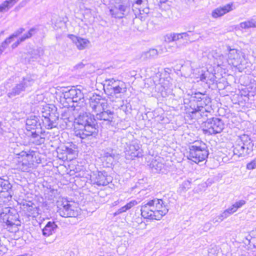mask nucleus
I'll use <instances>...</instances> for the list:
<instances>
[{"mask_svg": "<svg viewBox=\"0 0 256 256\" xmlns=\"http://www.w3.org/2000/svg\"><path fill=\"white\" fill-rule=\"evenodd\" d=\"M74 134L82 140H91L98 135L96 119L94 114L85 112L80 114L74 121Z\"/></svg>", "mask_w": 256, "mask_h": 256, "instance_id": "obj_1", "label": "nucleus"}, {"mask_svg": "<svg viewBox=\"0 0 256 256\" xmlns=\"http://www.w3.org/2000/svg\"><path fill=\"white\" fill-rule=\"evenodd\" d=\"M140 211L144 218L159 220L168 212V208L162 199L154 198L144 201Z\"/></svg>", "mask_w": 256, "mask_h": 256, "instance_id": "obj_2", "label": "nucleus"}, {"mask_svg": "<svg viewBox=\"0 0 256 256\" xmlns=\"http://www.w3.org/2000/svg\"><path fill=\"white\" fill-rule=\"evenodd\" d=\"M210 102V98L204 94H192L190 98V112L196 118L207 117L211 110Z\"/></svg>", "mask_w": 256, "mask_h": 256, "instance_id": "obj_3", "label": "nucleus"}, {"mask_svg": "<svg viewBox=\"0 0 256 256\" xmlns=\"http://www.w3.org/2000/svg\"><path fill=\"white\" fill-rule=\"evenodd\" d=\"M36 154L32 150L22 151L13 158L10 163V167L20 172H30L34 166Z\"/></svg>", "mask_w": 256, "mask_h": 256, "instance_id": "obj_4", "label": "nucleus"}, {"mask_svg": "<svg viewBox=\"0 0 256 256\" xmlns=\"http://www.w3.org/2000/svg\"><path fill=\"white\" fill-rule=\"evenodd\" d=\"M228 56V64L236 68L240 72H242L248 66V60L245 54L240 50L232 48L226 46V50Z\"/></svg>", "mask_w": 256, "mask_h": 256, "instance_id": "obj_5", "label": "nucleus"}, {"mask_svg": "<svg viewBox=\"0 0 256 256\" xmlns=\"http://www.w3.org/2000/svg\"><path fill=\"white\" fill-rule=\"evenodd\" d=\"M42 124L47 129H52L57 126L59 114L56 108L53 104H45L40 106Z\"/></svg>", "mask_w": 256, "mask_h": 256, "instance_id": "obj_6", "label": "nucleus"}, {"mask_svg": "<svg viewBox=\"0 0 256 256\" xmlns=\"http://www.w3.org/2000/svg\"><path fill=\"white\" fill-rule=\"evenodd\" d=\"M208 151L206 144L202 142H194L189 146L188 158L195 163L198 164L206 159Z\"/></svg>", "mask_w": 256, "mask_h": 256, "instance_id": "obj_7", "label": "nucleus"}, {"mask_svg": "<svg viewBox=\"0 0 256 256\" xmlns=\"http://www.w3.org/2000/svg\"><path fill=\"white\" fill-rule=\"evenodd\" d=\"M254 146L252 141L248 135L240 136L233 146L234 154L238 157L246 156L252 152Z\"/></svg>", "mask_w": 256, "mask_h": 256, "instance_id": "obj_8", "label": "nucleus"}, {"mask_svg": "<svg viewBox=\"0 0 256 256\" xmlns=\"http://www.w3.org/2000/svg\"><path fill=\"white\" fill-rule=\"evenodd\" d=\"M62 95L61 97L63 96L68 102L74 103L72 106L74 108V110H78V108H76V107H81L84 105L82 94L78 89L66 88L64 90H62Z\"/></svg>", "mask_w": 256, "mask_h": 256, "instance_id": "obj_9", "label": "nucleus"}, {"mask_svg": "<svg viewBox=\"0 0 256 256\" xmlns=\"http://www.w3.org/2000/svg\"><path fill=\"white\" fill-rule=\"evenodd\" d=\"M57 208V212L62 217H76L79 214V208L66 199L58 201Z\"/></svg>", "mask_w": 256, "mask_h": 256, "instance_id": "obj_10", "label": "nucleus"}, {"mask_svg": "<svg viewBox=\"0 0 256 256\" xmlns=\"http://www.w3.org/2000/svg\"><path fill=\"white\" fill-rule=\"evenodd\" d=\"M224 128V124L222 120L217 118H208L204 122L203 130L204 134H216L220 133Z\"/></svg>", "mask_w": 256, "mask_h": 256, "instance_id": "obj_11", "label": "nucleus"}, {"mask_svg": "<svg viewBox=\"0 0 256 256\" xmlns=\"http://www.w3.org/2000/svg\"><path fill=\"white\" fill-rule=\"evenodd\" d=\"M130 10L128 0H120L116 2L114 6L110 10V12L112 17L122 18L129 12Z\"/></svg>", "mask_w": 256, "mask_h": 256, "instance_id": "obj_12", "label": "nucleus"}, {"mask_svg": "<svg viewBox=\"0 0 256 256\" xmlns=\"http://www.w3.org/2000/svg\"><path fill=\"white\" fill-rule=\"evenodd\" d=\"M34 78L30 76H27L24 78L22 80L17 84L11 90L8 92V96L10 98H12L16 96L19 95L22 92L25 91L27 88L32 86L34 84Z\"/></svg>", "mask_w": 256, "mask_h": 256, "instance_id": "obj_13", "label": "nucleus"}, {"mask_svg": "<svg viewBox=\"0 0 256 256\" xmlns=\"http://www.w3.org/2000/svg\"><path fill=\"white\" fill-rule=\"evenodd\" d=\"M108 106L107 100L100 95H93L89 100V108L95 114L102 110H106Z\"/></svg>", "mask_w": 256, "mask_h": 256, "instance_id": "obj_14", "label": "nucleus"}, {"mask_svg": "<svg viewBox=\"0 0 256 256\" xmlns=\"http://www.w3.org/2000/svg\"><path fill=\"white\" fill-rule=\"evenodd\" d=\"M125 155L127 159L133 160L136 157L142 156V150L137 140H132L130 143L126 144L125 147Z\"/></svg>", "mask_w": 256, "mask_h": 256, "instance_id": "obj_15", "label": "nucleus"}, {"mask_svg": "<svg viewBox=\"0 0 256 256\" xmlns=\"http://www.w3.org/2000/svg\"><path fill=\"white\" fill-rule=\"evenodd\" d=\"M112 178L108 176L106 172H98L96 174H94L92 178V180L94 184H96L98 186H104L111 182Z\"/></svg>", "mask_w": 256, "mask_h": 256, "instance_id": "obj_16", "label": "nucleus"}, {"mask_svg": "<svg viewBox=\"0 0 256 256\" xmlns=\"http://www.w3.org/2000/svg\"><path fill=\"white\" fill-rule=\"evenodd\" d=\"M114 112L108 110H102L95 114L94 118L96 120H100L102 124H110L113 121Z\"/></svg>", "mask_w": 256, "mask_h": 256, "instance_id": "obj_17", "label": "nucleus"}, {"mask_svg": "<svg viewBox=\"0 0 256 256\" xmlns=\"http://www.w3.org/2000/svg\"><path fill=\"white\" fill-rule=\"evenodd\" d=\"M14 212L8 210V212H2L0 214V216L4 222H6L8 226H18L20 224V220H18V214L13 210Z\"/></svg>", "mask_w": 256, "mask_h": 256, "instance_id": "obj_18", "label": "nucleus"}, {"mask_svg": "<svg viewBox=\"0 0 256 256\" xmlns=\"http://www.w3.org/2000/svg\"><path fill=\"white\" fill-rule=\"evenodd\" d=\"M40 127V124L38 117L31 116L26 120V128L28 131H36V130Z\"/></svg>", "mask_w": 256, "mask_h": 256, "instance_id": "obj_19", "label": "nucleus"}, {"mask_svg": "<svg viewBox=\"0 0 256 256\" xmlns=\"http://www.w3.org/2000/svg\"><path fill=\"white\" fill-rule=\"evenodd\" d=\"M233 4L232 3L227 4L224 6L219 7L214 9L212 12V16L214 18H218L224 14L232 10Z\"/></svg>", "mask_w": 256, "mask_h": 256, "instance_id": "obj_20", "label": "nucleus"}, {"mask_svg": "<svg viewBox=\"0 0 256 256\" xmlns=\"http://www.w3.org/2000/svg\"><path fill=\"white\" fill-rule=\"evenodd\" d=\"M68 36L80 50L86 48L90 42L88 39L78 37L73 34H69Z\"/></svg>", "mask_w": 256, "mask_h": 256, "instance_id": "obj_21", "label": "nucleus"}, {"mask_svg": "<svg viewBox=\"0 0 256 256\" xmlns=\"http://www.w3.org/2000/svg\"><path fill=\"white\" fill-rule=\"evenodd\" d=\"M58 228V226L54 222L49 221L42 230V235L46 237L50 236L54 234Z\"/></svg>", "mask_w": 256, "mask_h": 256, "instance_id": "obj_22", "label": "nucleus"}, {"mask_svg": "<svg viewBox=\"0 0 256 256\" xmlns=\"http://www.w3.org/2000/svg\"><path fill=\"white\" fill-rule=\"evenodd\" d=\"M36 32V30L34 28H31L28 32L22 35L21 37H20L16 42H14L12 45V49L16 48L20 42L24 41L26 40L31 38L33 35H34Z\"/></svg>", "mask_w": 256, "mask_h": 256, "instance_id": "obj_23", "label": "nucleus"}, {"mask_svg": "<svg viewBox=\"0 0 256 256\" xmlns=\"http://www.w3.org/2000/svg\"><path fill=\"white\" fill-rule=\"evenodd\" d=\"M155 90L160 93L162 97H166L171 92V89L164 86L162 84H156L155 86Z\"/></svg>", "mask_w": 256, "mask_h": 256, "instance_id": "obj_24", "label": "nucleus"}, {"mask_svg": "<svg viewBox=\"0 0 256 256\" xmlns=\"http://www.w3.org/2000/svg\"><path fill=\"white\" fill-rule=\"evenodd\" d=\"M18 0H6L0 4V12L8 11Z\"/></svg>", "mask_w": 256, "mask_h": 256, "instance_id": "obj_25", "label": "nucleus"}, {"mask_svg": "<svg viewBox=\"0 0 256 256\" xmlns=\"http://www.w3.org/2000/svg\"><path fill=\"white\" fill-rule=\"evenodd\" d=\"M30 136L32 138V142L36 144H40L44 142L45 138L41 135H40L38 132L36 131L32 132Z\"/></svg>", "mask_w": 256, "mask_h": 256, "instance_id": "obj_26", "label": "nucleus"}, {"mask_svg": "<svg viewBox=\"0 0 256 256\" xmlns=\"http://www.w3.org/2000/svg\"><path fill=\"white\" fill-rule=\"evenodd\" d=\"M240 26L241 28L244 29L256 28V17H253L249 20L240 22Z\"/></svg>", "mask_w": 256, "mask_h": 256, "instance_id": "obj_27", "label": "nucleus"}, {"mask_svg": "<svg viewBox=\"0 0 256 256\" xmlns=\"http://www.w3.org/2000/svg\"><path fill=\"white\" fill-rule=\"evenodd\" d=\"M126 92V88L124 85L118 84L117 88L112 90L111 94L116 96V98H121V94Z\"/></svg>", "mask_w": 256, "mask_h": 256, "instance_id": "obj_28", "label": "nucleus"}, {"mask_svg": "<svg viewBox=\"0 0 256 256\" xmlns=\"http://www.w3.org/2000/svg\"><path fill=\"white\" fill-rule=\"evenodd\" d=\"M216 63L218 66H226L227 64H228V56L221 54L216 58Z\"/></svg>", "mask_w": 256, "mask_h": 256, "instance_id": "obj_29", "label": "nucleus"}, {"mask_svg": "<svg viewBox=\"0 0 256 256\" xmlns=\"http://www.w3.org/2000/svg\"><path fill=\"white\" fill-rule=\"evenodd\" d=\"M150 166L152 170H156V172H160L164 167L162 162H158L156 160H152L150 164Z\"/></svg>", "mask_w": 256, "mask_h": 256, "instance_id": "obj_30", "label": "nucleus"}, {"mask_svg": "<svg viewBox=\"0 0 256 256\" xmlns=\"http://www.w3.org/2000/svg\"><path fill=\"white\" fill-rule=\"evenodd\" d=\"M246 204V201L242 200H240L238 202H236L234 204H233L230 208L232 212L234 214V212H236L238 208H241L242 206H243Z\"/></svg>", "mask_w": 256, "mask_h": 256, "instance_id": "obj_31", "label": "nucleus"}, {"mask_svg": "<svg viewBox=\"0 0 256 256\" xmlns=\"http://www.w3.org/2000/svg\"><path fill=\"white\" fill-rule=\"evenodd\" d=\"M191 181L186 180L183 182L180 185L179 189L181 192H185L190 188Z\"/></svg>", "mask_w": 256, "mask_h": 256, "instance_id": "obj_32", "label": "nucleus"}, {"mask_svg": "<svg viewBox=\"0 0 256 256\" xmlns=\"http://www.w3.org/2000/svg\"><path fill=\"white\" fill-rule=\"evenodd\" d=\"M146 58H155L158 55V52L156 49H150L149 51L144 52Z\"/></svg>", "mask_w": 256, "mask_h": 256, "instance_id": "obj_33", "label": "nucleus"}, {"mask_svg": "<svg viewBox=\"0 0 256 256\" xmlns=\"http://www.w3.org/2000/svg\"><path fill=\"white\" fill-rule=\"evenodd\" d=\"M230 210V208H228L224 210L222 214L218 215L222 219V221L233 214Z\"/></svg>", "mask_w": 256, "mask_h": 256, "instance_id": "obj_34", "label": "nucleus"}, {"mask_svg": "<svg viewBox=\"0 0 256 256\" xmlns=\"http://www.w3.org/2000/svg\"><path fill=\"white\" fill-rule=\"evenodd\" d=\"M24 30V28H20L16 31H15L12 35H10L8 38L12 41L13 39L14 38H17L18 36L22 34Z\"/></svg>", "mask_w": 256, "mask_h": 256, "instance_id": "obj_35", "label": "nucleus"}, {"mask_svg": "<svg viewBox=\"0 0 256 256\" xmlns=\"http://www.w3.org/2000/svg\"><path fill=\"white\" fill-rule=\"evenodd\" d=\"M114 156V154L112 152H106L104 154V158H106V160L111 162H112Z\"/></svg>", "mask_w": 256, "mask_h": 256, "instance_id": "obj_36", "label": "nucleus"}, {"mask_svg": "<svg viewBox=\"0 0 256 256\" xmlns=\"http://www.w3.org/2000/svg\"><path fill=\"white\" fill-rule=\"evenodd\" d=\"M12 41L8 38H6L2 44L0 46V54L2 53L5 48L7 47L8 44H10Z\"/></svg>", "mask_w": 256, "mask_h": 256, "instance_id": "obj_37", "label": "nucleus"}, {"mask_svg": "<svg viewBox=\"0 0 256 256\" xmlns=\"http://www.w3.org/2000/svg\"><path fill=\"white\" fill-rule=\"evenodd\" d=\"M249 238H246V240L248 242V244L250 246L256 248V236L252 237L251 236H249Z\"/></svg>", "mask_w": 256, "mask_h": 256, "instance_id": "obj_38", "label": "nucleus"}, {"mask_svg": "<svg viewBox=\"0 0 256 256\" xmlns=\"http://www.w3.org/2000/svg\"><path fill=\"white\" fill-rule=\"evenodd\" d=\"M248 170H254L256 168V158L246 164Z\"/></svg>", "mask_w": 256, "mask_h": 256, "instance_id": "obj_39", "label": "nucleus"}, {"mask_svg": "<svg viewBox=\"0 0 256 256\" xmlns=\"http://www.w3.org/2000/svg\"><path fill=\"white\" fill-rule=\"evenodd\" d=\"M120 84L122 85H124V83L123 82L116 80L114 82H113L112 85L108 88L110 90H112L114 88H117L118 84Z\"/></svg>", "mask_w": 256, "mask_h": 256, "instance_id": "obj_40", "label": "nucleus"}, {"mask_svg": "<svg viewBox=\"0 0 256 256\" xmlns=\"http://www.w3.org/2000/svg\"><path fill=\"white\" fill-rule=\"evenodd\" d=\"M172 40L176 41L182 38L180 33H172Z\"/></svg>", "mask_w": 256, "mask_h": 256, "instance_id": "obj_41", "label": "nucleus"}, {"mask_svg": "<svg viewBox=\"0 0 256 256\" xmlns=\"http://www.w3.org/2000/svg\"><path fill=\"white\" fill-rule=\"evenodd\" d=\"M137 204V202L136 200H132L128 203L125 205L126 208L127 210L130 209L135 205Z\"/></svg>", "mask_w": 256, "mask_h": 256, "instance_id": "obj_42", "label": "nucleus"}, {"mask_svg": "<svg viewBox=\"0 0 256 256\" xmlns=\"http://www.w3.org/2000/svg\"><path fill=\"white\" fill-rule=\"evenodd\" d=\"M137 204V202L136 200H132L128 203L125 205L126 208L127 210L130 209L135 205Z\"/></svg>", "mask_w": 256, "mask_h": 256, "instance_id": "obj_43", "label": "nucleus"}, {"mask_svg": "<svg viewBox=\"0 0 256 256\" xmlns=\"http://www.w3.org/2000/svg\"><path fill=\"white\" fill-rule=\"evenodd\" d=\"M32 58H36V59L38 58L40 56V50L38 49L34 50L32 51Z\"/></svg>", "mask_w": 256, "mask_h": 256, "instance_id": "obj_44", "label": "nucleus"}, {"mask_svg": "<svg viewBox=\"0 0 256 256\" xmlns=\"http://www.w3.org/2000/svg\"><path fill=\"white\" fill-rule=\"evenodd\" d=\"M208 256H217L216 248H212L208 251Z\"/></svg>", "mask_w": 256, "mask_h": 256, "instance_id": "obj_45", "label": "nucleus"}, {"mask_svg": "<svg viewBox=\"0 0 256 256\" xmlns=\"http://www.w3.org/2000/svg\"><path fill=\"white\" fill-rule=\"evenodd\" d=\"M127 210L126 208V206H124L122 207L121 208L118 210L116 212L114 213V216L119 214L121 213L126 212Z\"/></svg>", "mask_w": 256, "mask_h": 256, "instance_id": "obj_46", "label": "nucleus"}, {"mask_svg": "<svg viewBox=\"0 0 256 256\" xmlns=\"http://www.w3.org/2000/svg\"><path fill=\"white\" fill-rule=\"evenodd\" d=\"M116 80H115V79H114L113 78H110V79H107V80H105V82H106V84L108 86L110 87V86H111L112 85L113 82H114Z\"/></svg>", "mask_w": 256, "mask_h": 256, "instance_id": "obj_47", "label": "nucleus"}, {"mask_svg": "<svg viewBox=\"0 0 256 256\" xmlns=\"http://www.w3.org/2000/svg\"><path fill=\"white\" fill-rule=\"evenodd\" d=\"M207 74H208V72H207L206 73L202 74L200 76V80L202 82H207Z\"/></svg>", "mask_w": 256, "mask_h": 256, "instance_id": "obj_48", "label": "nucleus"}, {"mask_svg": "<svg viewBox=\"0 0 256 256\" xmlns=\"http://www.w3.org/2000/svg\"><path fill=\"white\" fill-rule=\"evenodd\" d=\"M212 222L214 223V224H216V223H220V222H222V219L220 218V217L219 216H218L214 218H213L212 219Z\"/></svg>", "mask_w": 256, "mask_h": 256, "instance_id": "obj_49", "label": "nucleus"}, {"mask_svg": "<svg viewBox=\"0 0 256 256\" xmlns=\"http://www.w3.org/2000/svg\"><path fill=\"white\" fill-rule=\"evenodd\" d=\"M212 226V224L210 222L206 223L204 226V229L205 231L208 230Z\"/></svg>", "mask_w": 256, "mask_h": 256, "instance_id": "obj_50", "label": "nucleus"}, {"mask_svg": "<svg viewBox=\"0 0 256 256\" xmlns=\"http://www.w3.org/2000/svg\"><path fill=\"white\" fill-rule=\"evenodd\" d=\"M84 64L82 62H80L79 64L76 65L74 67V68L76 70H81L84 68Z\"/></svg>", "mask_w": 256, "mask_h": 256, "instance_id": "obj_51", "label": "nucleus"}, {"mask_svg": "<svg viewBox=\"0 0 256 256\" xmlns=\"http://www.w3.org/2000/svg\"><path fill=\"white\" fill-rule=\"evenodd\" d=\"M191 31H188V32H182L181 35L182 38L186 39V38L189 36V33H190Z\"/></svg>", "mask_w": 256, "mask_h": 256, "instance_id": "obj_52", "label": "nucleus"}, {"mask_svg": "<svg viewBox=\"0 0 256 256\" xmlns=\"http://www.w3.org/2000/svg\"><path fill=\"white\" fill-rule=\"evenodd\" d=\"M139 12L140 14H148L149 12V8H145L142 9V10L140 8H139Z\"/></svg>", "mask_w": 256, "mask_h": 256, "instance_id": "obj_53", "label": "nucleus"}, {"mask_svg": "<svg viewBox=\"0 0 256 256\" xmlns=\"http://www.w3.org/2000/svg\"><path fill=\"white\" fill-rule=\"evenodd\" d=\"M88 1V0H78V2L80 4V6L81 7V5L84 6Z\"/></svg>", "mask_w": 256, "mask_h": 256, "instance_id": "obj_54", "label": "nucleus"}, {"mask_svg": "<svg viewBox=\"0 0 256 256\" xmlns=\"http://www.w3.org/2000/svg\"><path fill=\"white\" fill-rule=\"evenodd\" d=\"M172 34H170L166 35V40H167L168 42H174V40H172Z\"/></svg>", "mask_w": 256, "mask_h": 256, "instance_id": "obj_55", "label": "nucleus"}, {"mask_svg": "<svg viewBox=\"0 0 256 256\" xmlns=\"http://www.w3.org/2000/svg\"><path fill=\"white\" fill-rule=\"evenodd\" d=\"M133 2L137 4H140L142 0H133Z\"/></svg>", "mask_w": 256, "mask_h": 256, "instance_id": "obj_56", "label": "nucleus"}, {"mask_svg": "<svg viewBox=\"0 0 256 256\" xmlns=\"http://www.w3.org/2000/svg\"><path fill=\"white\" fill-rule=\"evenodd\" d=\"M156 2L160 4H164L167 2L168 0H156Z\"/></svg>", "mask_w": 256, "mask_h": 256, "instance_id": "obj_57", "label": "nucleus"}, {"mask_svg": "<svg viewBox=\"0 0 256 256\" xmlns=\"http://www.w3.org/2000/svg\"><path fill=\"white\" fill-rule=\"evenodd\" d=\"M2 124L1 122H0V134H2L3 132H4V130L2 128Z\"/></svg>", "mask_w": 256, "mask_h": 256, "instance_id": "obj_58", "label": "nucleus"}, {"mask_svg": "<svg viewBox=\"0 0 256 256\" xmlns=\"http://www.w3.org/2000/svg\"><path fill=\"white\" fill-rule=\"evenodd\" d=\"M118 204V200H116V201L114 202L113 203V205H114V206H116V205H117Z\"/></svg>", "mask_w": 256, "mask_h": 256, "instance_id": "obj_59", "label": "nucleus"}, {"mask_svg": "<svg viewBox=\"0 0 256 256\" xmlns=\"http://www.w3.org/2000/svg\"><path fill=\"white\" fill-rule=\"evenodd\" d=\"M2 94H3L2 90L1 88H0V96H2Z\"/></svg>", "mask_w": 256, "mask_h": 256, "instance_id": "obj_60", "label": "nucleus"}, {"mask_svg": "<svg viewBox=\"0 0 256 256\" xmlns=\"http://www.w3.org/2000/svg\"><path fill=\"white\" fill-rule=\"evenodd\" d=\"M68 152L69 153H71V152H72V150L71 148H69V149H68Z\"/></svg>", "mask_w": 256, "mask_h": 256, "instance_id": "obj_61", "label": "nucleus"}]
</instances>
